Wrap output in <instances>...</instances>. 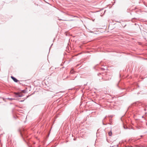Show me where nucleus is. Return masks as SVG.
Instances as JSON below:
<instances>
[{
  "label": "nucleus",
  "mask_w": 147,
  "mask_h": 147,
  "mask_svg": "<svg viewBox=\"0 0 147 147\" xmlns=\"http://www.w3.org/2000/svg\"><path fill=\"white\" fill-rule=\"evenodd\" d=\"M15 94H16V95H17L19 97H21L23 96L22 94L21 93H15Z\"/></svg>",
  "instance_id": "f257e3e1"
},
{
  "label": "nucleus",
  "mask_w": 147,
  "mask_h": 147,
  "mask_svg": "<svg viewBox=\"0 0 147 147\" xmlns=\"http://www.w3.org/2000/svg\"><path fill=\"white\" fill-rule=\"evenodd\" d=\"M11 78L15 82H17L18 81L16 78L13 76H11Z\"/></svg>",
  "instance_id": "f03ea898"
},
{
  "label": "nucleus",
  "mask_w": 147,
  "mask_h": 147,
  "mask_svg": "<svg viewBox=\"0 0 147 147\" xmlns=\"http://www.w3.org/2000/svg\"><path fill=\"white\" fill-rule=\"evenodd\" d=\"M109 135L110 136H111L112 135V132L111 131H110L108 133Z\"/></svg>",
  "instance_id": "7ed1b4c3"
},
{
  "label": "nucleus",
  "mask_w": 147,
  "mask_h": 147,
  "mask_svg": "<svg viewBox=\"0 0 147 147\" xmlns=\"http://www.w3.org/2000/svg\"><path fill=\"white\" fill-rule=\"evenodd\" d=\"M72 72H73V71H72V70H71V71H70V73H72Z\"/></svg>",
  "instance_id": "20e7f679"
},
{
  "label": "nucleus",
  "mask_w": 147,
  "mask_h": 147,
  "mask_svg": "<svg viewBox=\"0 0 147 147\" xmlns=\"http://www.w3.org/2000/svg\"><path fill=\"white\" fill-rule=\"evenodd\" d=\"M22 92H24V90H23V91H22Z\"/></svg>",
  "instance_id": "39448f33"
}]
</instances>
